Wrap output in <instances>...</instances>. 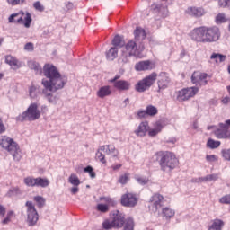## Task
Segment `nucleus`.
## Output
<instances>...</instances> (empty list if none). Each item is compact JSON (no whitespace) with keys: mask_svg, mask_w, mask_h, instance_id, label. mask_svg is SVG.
Segmentation results:
<instances>
[{"mask_svg":"<svg viewBox=\"0 0 230 230\" xmlns=\"http://www.w3.org/2000/svg\"><path fill=\"white\" fill-rule=\"evenodd\" d=\"M44 76L41 85L44 89L42 94L47 98L49 103H57V97L53 96L51 93H57L59 89H64V85L67 84V77L61 75L60 72L51 64H46L43 68Z\"/></svg>","mask_w":230,"mask_h":230,"instance_id":"f257e3e1","label":"nucleus"},{"mask_svg":"<svg viewBox=\"0 0 230 230\" xmlns=\"http://www.w3.org/2000/svg\"><path fill=\"white\" fill-rule=\"evenodd\" d=\"M190 37L195 42H202L203 44H208L220 40L221 33L220 29L217 26H200L194 28L190 32Z\"/></svg>","mask_w":230,"mask_h":230,"instance_id":"f03ea898","label":"nucleus"},{"mask_svg":"<svg viewBox=\"0 0 230 230\" xmlns=\"http://www.w3.org/2000/svg\"><path fill=\"white\" fill-rule=\"evenodd\" d=\"M156 155L162 172H172L179 165V159L173 152L159 151Z\"/></svg>","mask_w":230,"mask_h":230,"instance_id":"7ed1b4c3","label":"nucleus"},{"mask_svg":"<svg viewBox=\"0 0 230 230\" xmlns=\"http://www.w3.org/2000/svg\"><path fill=\"white\" fill-rule=\"evenodd\" d=\"M0 148L9 152L14 161H21V147H19V144L13 141L10 137L4 136L0 138Z\"/></svg>","mask_w":230,"mask_h":230,"instance_id":"20e7f679","label":"nucleus"},{"mask_svg":"<svg viewBox=\"0 0 230 230\" xmlns=\"http://www.w3.org/2000/svg\"><path fill=\"white\" fill-rule=\"evenodd\" d=\"M136 55H137V43L134 40H131L124 45L119 62V64H128L130 58L136 57Z\"/></svg>","mask_w":230,"mask_h":230,"instance_id":"39448f33","label":"nucleus"},{"mask_svg":"<svg viewBox=\"0 0 230 230\" xmlns=\"http://www.w3.org/2000/svg\"><path fill=\"white\" fill-rule=\"evenodd\" d=\"M40 118V110L37 103H31L28 109L17 117V121H36Z\"/></svg>","mask_w":230,"mask_h":230,"instance_id":"423d86ee","label":"nucleus"},{"mask_svg":"<svg viewBox=\"0 0 230 230\" xmlns=\"http://www.w3.org/2000/svg\"><path fill=\"white\" fill-rule=\"evenodd\" d=\"M31 13L26 12L24 17V12L19 11L18 13H14L11 14L8 18V22L10 23L14 24H23L24 28H30L31 26Z\"/></svg>","mask_w":230,"mask_h":230,"instance_id":"0eeeda50","label":"nucleus"},{"mask_svg":"<svg viewBox=\"0 0 230 230\" xmlns=\"http://www.w3.org/2000/svg\"><path fill=\"white\" fill-rule=\"evenodd\" d=\"M155 80H157V73L153 72L142 80H139L135 85V90L137 93H145V91H148L155 84Z\"/></svg>","mask_w":230,"mask_h":230,"instance_id":"6e6552de","label":"nucleus"},{"mask_svg":"<svg viewBox=\"0 0 230 230\" xmlns=\"http://www.w3.org/2000/svg\"><path fill=\"white\" fill-rule=\"evenodd\" d=\"M27 208V224L30 226H37L39 222V213L33 205V202L27 201L25 204Z\"/></svg>","mask_w":230,"mask_h":230,"instance_id":"1a4fd4ad","label":"nucleus"},{"mask_svg":"<svg viewBox=\"0 0 230 230\" xmlns=\"http://www.w3.org/2000/svg\"><path fill=\"white\" fill-rule=\"evenodd\" d=\"M164 202V197L163 195L155 193L149 199V209L152 213H157Z\"/></svg>","mask_w":230,"mask_h":230,"instance_id":"9d476101","label":"nucleus"},{"mask_svg":"<svg viewBox=\"0 0 230 230\" xmlns=\"http://www.w3.org/2000/svg\"><path fill=\"white\" fill-rule=\"evenodd\" d=\"M197 93H199V88L197 87L183 88L178 92L177 100L179 102H186V100L193 98Z\"/></svg>","mask_w":230,"mask_h":230,"instance_id":"9b49d317","label":"nucleus"},{"mask_svg":"<svg viewBox=\"0 0 230 230\" xmlns=\"http://www.w3.org/2000/svg\"><path fill=\"white\" fill-rule=\"evenodd\" d=\"M119 75H116L114 78L111 79L110 82L113 84V87L118 91H128L132 84L127 80H118Z\"/></svg>","mask_w":230,"mask_h":230,"instance_id":"f8f14e48","label":"nucleus"},{"mask_svg":"<svg viewBox=\"0 0 230 230\" xmlns=\"http://www.w3.org/2000/svg\"><path fill=\"white\" fill-rule=\"evenodd\" d=\"M208 74L201 72H194L191 75V82L196 85H206L208 84Z\"/></svg>","mask_w":230,"mask_h":230,"instance_id":"ddd939ff","label":"nucleus"},{"mask_svg":"<svg viewBox=\"0 0 230 230\" xmlns=\"http://www.w3.org/2000/svg\"><path fill=\"white\" fill-rule=\"evenodd\" d=\"M121 204L126 208H134L137 204V198L132 193H126L121 197Z\"/></svg>","mask_w":230,"mask_h":230,"instance_id":"4468645a","label":"nucleus"},{"mask_svg":"<svg viewBox=\"0 0 230 230\" xmlns=\"http://www.w3.org/2000/svg\"><path fill=\"white\" fill-rule=\"evenodd\" d=\"M155 68V63L150 60L139 61L135 65V71H152Z\"/></svg>","mask_w":230,"mask_h":230,"instance_id":"2eb2a0df","label":"nucleus"},{"mask_svg":"<svg viewBox=\"0 0 230 230\" xmlns=\"http://www.w3.org/2000/svg\"><path fill=\"white\" fill-rule=\"evenodd\" d=\"M157 84L159 91H164L170 84V77L168 76V74L164 72L160 73Z\"/></svg>","mask_w":230,"mask_h":230,"instance_id":"dca6fc26","label":"nucleus"},{"mask_svg":"<svg viewBox=\"0 0 230 230\" xmlns=\"http://www.w3.org/2000/svg\"><path fill=\"white\" fill-rule=\"evenodd\" d=\"M100 150L106 154V155H112V157H118L119 151L114 146V145H104L100 146Z\"/></svg>","mask_w":230,"mask_h":230,"instance_id":"f3484780","label":"nucleus"},{"mask_svg":"<svg viewBox=\"0 0 230 230\" xmlns=\"http://www.w3.org/2000/svg\"><path fill=\"white\" fill-rule=\"evenodd\" d=\"M115 227H123V224H125V214L119 212V210L113 213L112 221Z\"/></svg>","mask_w":230,"mask_h":230,"instance_id":"a211bd4d","label":"nucleus"},{"mask_svg":"<svg viewBox=\"0 0 230 230\" xmlns=\"http://www.w3.org/2000/svg\"><path fill=\"white\" fill-rule=\"evenodd\" d=\"M150 130V126L146 121L141 122L137 128L135 130L136 136L138 137H144V136H146V132Z\"/></svg>","mask_w":230,"mask_h":230,"instance_id":"6ab92c4d","label":"nucleus"},{"mask_svg":"<svg viewBox=\"0 0 230 230\" xmlns=\"http://www.w3.org/2000/svg\"><path fill=\"white\" fill-rule=\"evenodd\" d=\"M112 94V89L109 85H104L99 88L96 93V96L103 100V98H107V96H111Z\"/></svg>","mask_w":230,"mask_h":230,"instance_id":"aec40b11","label":"nucleus"},{"mask_svg":"<svg viewBox=\"0 0 230 230\" xmlns=\"http://www.w3.org/2000/svg\"><path fill=\"white\" fill-rule=\"evenodd\" d=\"M185 13L187 15H190V17H202L206 12H204V9L202 8H198V7H189L185 11Z\"/></svg>","mask_w":230,"mask_h":230,"instance_id":"412c9836","label":"nucleus"},{"mask_svg":"<svg viewBox=\"0 0 230 230\" xmlns=\"http://www.w3.org/2000/svg\"><path fill=\"white\" fill-rule=\"evenodd\" d=\"M40 94H42V92L40 91V86L31 85V87H29V96L32 100L39 98Z\"/></svg>","mask_w":230,"mask_h":230,"instance_id":"4be33fe9","label":"nucleus"},{"mask_svg":"<svg viewBox=\"0 0 230 230\" xmlns=\"http://www.w3.org/2000/svg\"><path fill=\"white\" fill-rule=\"evenodd\" d=\"M28 66L30 67V69L34 71L35 75H40L41 73H44V70L42 71V66H40V65L37 61H29Z\"/></svg>","mask_w":230,"mask_h":230,"instance_id":"5701e85b","label":"nucleus"},{"mask_svg":"<svg viewBox=\"0 0 230 230\" xmlns=\"http://www.w3.org/2000/svg\"><path fill=\"white\" fill-rule=\"evenodd\" d=\"M135 40H145L146 39V31L145 29L137 27L134 31Z\"/></svg>","mask_w":230,"mask_h":230,"instance_id":"b1692460","label":"nucleus"},{"mask_svg":"<svg viewBox=\"0 0 230 230\" xmlns=\"http://www.w3.org/2000/svg\"><path fill=\"white\" fill-rule=\"evenodd\" d=\"M5 62L12 67V69H19V67H21L17 58H13V56H6Z\"/></svg>","mask_w":230,"mask_h":230,"instance_id":"393cba45","label":"nucleus"},{"mask_svg":"<svg viewBox=\"0 0 230 230\" xmlns=\"http://www.w3.org/2000/svg\"><path fill=\"white\" fill-rule=\"evenodd\" d=\"M227 128L219 127L214 131V134L217 139H227Z\"/></svg>","mask_w":230,"mask_h":230,"instance_id":"a878e982","label":"nucleus"},{"mask_svg":"<svg viewBox=\"0 0 230 230\" xmlns=\"http://www.w3.org/2000/svg\"><path fill=\"white\" fill-rule=\"evenodd\" d=\"M161 130H163V124L161 122H156L153 129H148V136H150V137H155Z\"/></svg>","mask_w":230,"mask_h":230,"instance_id":"bb28decb","label":"nucleus"},{"mask_svg":"<svg viewBox=\"0 0 230 230\" xmlns=\"http://www.w3.org/2000/svg\"><path fill=\"white\" fill-rule=\"evenodd\" d=\"M225 223L221 219H214L212 224L208 226V230H222L224 227Z\"/></svg>","mask_w":230,"mask_h":230,"instance_id":"cd10ccee","label":"nucleus"},{"mask_svg":"<svg viewBox=\"0 0 230 230\" xmlns=\"http://www.w3.org/2000/svg\"><path fill=\"white\" fill-rule=\"evenodd\" d=\"M162 217L166 218V220H170V218H173L175 217V210L166 207L162 209Z\"/></svg>","mask_w":230,"mask_h":230,"instance_id":"c85d7f7f","label":"nucleus"},{"mask_svg":"<svg viewBox=\"0 0 230 230\" xmlns=\"http://www.w3.org/2000/svg\"><path fill=\"white\" fill-rule=\"evenodd\" d=\"M218 181V173L208 174L205 177L199 178V182H213Z\"/></svg>","mask_w":230,"mask_h":230,"instance_id":"c756f323","label":"nucleus"},{"mask_svg":"<svg viewBox=\"0 0 230 230\" xmlns=\"http://www.w3.org/2000/svg\"><path fill=\"white\" fill-rule=\"evenodd\" d=\"M107 60H115L118 58V48L111 47L109 51L106 52Z\"/></svg>","mask_w":230,"mask_h":230,"instance_id":"7c9ffc66","label":"nucleus"},{"mask_svg":"<svg viewBox=\"0 0 230 230\" xmlns=\"http://www.w3.org/2000/svg\"><path fill=\"white\" fill-rule=\"evenodd\" d=\"M49 186V180L48 178H36V188H48Z\"/></svg>","mask_w":230,"mask_h":230,"instance_id":"2f4dec72","label":"nucleus"},{"mask_svg":"<svg viewBox=\"0 0 230 230\" xmlns=\"http://www.w3.org/2000/svg\"><path fill=\"white\" fill-rule=\"evenodd\" d=\"M136 227V223H134V218L128 217L123 224V230H134Z\"/></svg>","mask_w":230,"mask_h":230,"instance_id":"473e14b6","label":"nucleus"},{"mask_svg":"<svg viewBox=\"0 0 230 230\" xmlns=\"http://www.w3.org/2000/svg\"><path fill=\"white\" fill-rule=\"evenodd\" d=\"M23 182L29 188H37V178L29 176L23 179Z\"/></svg>","mask_w":230,"mask_h":230,"instance_id":"72a5a7b5","label":"nucleus"},{"mask_svg":"<svg viewBox=\"0 0 230 230\" xmlns=\"http://www.w3.org/2000/svg\"><path fill=\"white\" fill-rule=\"evenodd\" d=\"M112 44L114 45V48H123V46H125V40H123L121 36L116 35L112 40Z\"/></svg>","mask_w":230,"mask_h":230,"instance_id":"f704fd0d","label":"nucleus"},{"mask_svg":"<svg viewBox=\"0 0 230 230\" xmlns=\"http://www.w3.org/2000/svg\"><path fill=\"white\" fill-rule=\"evenodd\" d=\"M227 21L228 19L224 13H219L215 18L216 24H224V22H227Z\"/></svg>","mask_w":230,"mask_h":230,"instance_id":"c9c22d12","label":"nucleus"},{"mask_svg":"<svg viewBox=\"0 0 230 230\" xmlns=\"http://www.w3.org/2000/svg\"><path fill=\"white\" fill-rule=\"evenodd\" d=\"M210 59L215 60V62H217V64H218L220 62H225L226 61V56H224L222 54H218V53H213L210 56Z\"/></svg>","mask_w":230,"mask_h":230,"instance_id":"e433bc0d","label":"nucleus"},{"mask_svg":"<svg viewBox=\"0 0 230 230\" xmlns=\"http://www.w3.org/2000/svg\"><path fill=\"white\" fill-rule=\"evenodd\" d=\"M68 182L72 184V186H80V179L75 173L70 174Z\"/></svg>","mask_w":230,"mask_h":230,"instance_id":"4c0bfd02","label":"nucleus"},{"mask_svg":"<svg viewBox=\"0 0 230 230\" xmlns=\"http://www.w3.org/2000/svg\"><path fill=\"white\" fill-rule=\"evenodd\" d=\"M14 217L15 212H13V210L8 211L6 214V217L2 221V224H4V226H6V224H10V222H12V218H13Z\"/></svg>","mask_w":230,"mask_h":230,"instance_id":"58836bf2","label":"nucleus"},{"mask_svg":"<svg viewBox=\"0 0 230 230\" xmlns=\"http://www.w3.org/2000/svg\"><path fill=\"white\" fill-rule=\"evenodd\" d=\"M207 146H208V148H211V149L218 148V146H220V141L208 139L207 142Z\"/></svg>","mask_w":230,"mask_h":230,"instance_id":"ea45409f","label":"nucleus"},{"mask_svg":"<svg viewBox=\"0 0 230 230\" xmlns=\"http://www.w3.org/2000/svg\"><path fill=\"white\" fill-rule=\"evenodd\" d=\"M146 111L147 113V116H155V114H157L158 112L157 108L153 105H148L146 109Z\"/></svg>","mask_w":230,"mask_h":230,"instance_id":"a19ab883","label":"nucleus"},{"mask_svg":"<svg viewBox=\"0 0 230 230\" xmlns=\"http://www.w3.org/2000/svg\"><path fill=\"white\" fill-rule=\"evenodd\" d=\"M84 173H89L91 179L96 178V172H94V169H93V166L88 165L84 169Z\"/></svg>","mask_w":230,"mask_h":230,"instance_id":"79ce46f5","label":"nucleus"},{"mask_svg":"<svg viewBox=\"0 0 230 230\" xmlns=\"http://www.w3.org/2000/svg\"><path fill=\"white\" fill-rule=\"evenodd\" d=\"M33 200L38 204V208H43L46 204V199L42 196H36Z\"/></svg>","mask_w":230,"mask_h":230,"instance_id":"37998d69","label":"nucleus"},{"mask_svg":"<svg viewBox=\"0 0 230 230\" xmlns=\"http://www.w3.org/2000/svg\"><path fill=\"white\" fill-rule=\"evenodd\" d=\"M103 151L100 150V147L98 148L96 152V157L100 161V163H102V164H105L107 163V160H105V155L102 153Z\"/></svg>","mask_w":230,"mask_h":230,"instance_id":"c03bdc74","label":"nucleus"},{"mask_svg":"<svg viewBox=\"0 0 230 230\" xmlns=\"http://www.w3.org/2000/svg\"><path fill=\"white\" fill-rule=\"evenodd\" d=\"M112 227H116L114 223L112 221H110L109 219H106L102 223V228L105 230L112 229Z\"/></svg>","mask_w":230,"mask_h":230,"instance_id":"a18cd8bd","label":"nucleus"},{"mask_svg":"<svg viewBox=\"0 0 230 230\" xmlns=\"http://www.w3.org/2000/svg\"><path fill=\"white\" fill-rule=\"evenodd\" d=\"M20 190L19 187H12L9 191L6 193V197H13L19 195Z\"/></svg>","mask_w":230,"mask_h":230,"instance_id":"49530a36","label":"nucleus"},{"mask_svg":"<svg viewBox=\"0 0 230 230\" xmlns=\"http://www.w3.org/2000/svg\"><path fill=\"white\" fill-rule=\"evenodd\" d=\"M96 209L101 213H107L109 211V205L98 204Z\"/></svg>","mask_w":230,"mask_h":230,"instance_id":"de8ad7c7","label":"nucleus"},{"mask_svg":"<svg viewBox=\"0 0 230 230\" xmlns=\"http://www.w3.org/2000/svg\"><path fill=\"white\" fill-rule=\"evenodd\" d=\"M129 176H130V174H128V173H125V174L121 175L119 178V182L120 184H127V182H128Z\"/></svg>","mask_w":230,"mask_h":230,"instance_id":"09e8293b","label":"nucleus"},{"mask_svg":"<svg viewBox=\"0 0 230 230\" xmlns=\"http://www.w3.org/2000/svg\"><path fill=\"white\" fill-rule=\"evenodd\" d=\"M167 146H169V148H173L175 146V143H177V138L175 137H170L169 139H167L165 141Z\"/></svg>","mask_w":230,"mask_h":230,"instance_id":"8fccbe9b","label":"nucleus"},{"mask_svg":"<svg viewBox=\"0 0 230 230\" xmlns=\"http://www.w3.org/2000/svg\"><path fill=\"white\" fill-rule=\"evenodd\" d=\"M33 7L35 10H37V12H44V5H42V4H40L39 1L33 4Z\"/></svg>","mask_w":230,"mask_h":230,"instance_id":"3c124183","label":"nucleus"},{"mask_svg":"<svg viewBox=\"0 0 230 230\" xmlns=\"http://www.w3.org/2000/svg\"><path fill=\"white\" fill-rule=\"evenodd\" d=\"M220 204H229L230 205V195H226L219 199Z\"/></svg>","mask_w":230,"mask_h":230,"instance_id":"603ef678","label":"nucleus"},{"mask_svg":"<svg viewBox=\"0 0 230 230\" xmlns=\"http://www.w3.org/2000/svg\"><path fill=\"white\" fill-rule=\"evenodd\" d=\"M222 155L226 161H230V149H223Z\"/></svg>","mask_w":230,"mask_h":230,"instance_id":"864d4df0","label":"nucleus"},{"mask_svg":"<svg viewBox=\"0 0 230 230\" xmlns=\"http://www.w3.org/2000/svg\"><path fill=\"white\" fill-rule=\"evenodd\" d=\"M137 181L138 184L145 186V184H148V179L143 177H137Z\"/></svg>","mask_w":230,"mask_h":230,"instance_id":"5fc2aeb1","label":"nucleus"},{"mask_svg":"<svg viewBox=\"0 0 230 230\" xmlns=\"http://www.w3.org/2000/svg\"><path fill=\"white\" fill-rule=\"evenodd\" d=\"M206 159L208 163H215L218 158H217V155H207Z\"/></svg>","mask_w":230,"mask_h":230,"instance_id":"6e6d98bb","label":"nucleus"},{"mask_svg":"<svg viewBox=\"0 0 230 230\" xmlns=\"http://www.w3.org/2000/svg\"><path fill=\"white\" fill-rule=\"evenodd\" d=\"M219 127H220V128H226V129L229 130L230 119L226 120L225 123H219Z\"/></svg>","mask_w":230,"mask_h":230,"instance_id":"4d7b16f0","label":"nucleus"},{"mask_svg":"<svg viewBox=\"0 0 230 230\" xmlns=\"http://www.w3.org/2000/svg\"><path fill=\"white\" fill-rule=\"evenodd\" d=\"M4 132H6V127L3 122V119L0 117V134H4Z\"/></svg>","mask_w":230,"mask_h":230,"instance_id":"13d9d810","label":"nucleus"},{"mask_svg":"<svg viewBox=\"0 0 230 230\" xmlns=\"http://www.w3.org/2000/svg\"><path fill=\"white\" fill-rule=\"evenodd\" d=\"M21 1L22 3H24V0H7V3L13 6H15L16 4H21Z\"/></svg>","mask_w":230,"mask_h":230,"instance_id":"bf43d9fd","label":"nucleus"},{"mask_svg":"<svg viewBox=\"0 0 230 230\" xmlns=\"http://www.w3.org/2000/svg\"><path fill=\"white\" fill-rule=\"evenodd\" d=\"M25 51H33V43L29 42L24 46Z\"/></svg>","mask_w":230,"mask_h":230,"instance_id":"052dcab7","label":"nucleus"},{"mask_svg":"<svg viewBox=\"0 0 230 230\" xmlns=\"http://www.w3.org/2000/svg\"><path fill=\"white\" fill-rule=\"evenodd\" d=\"M218 6L220 8H227V0H218Z\"/></svg>","mask_w":230,"mask_h":230,"instance_id":"680f3d73","label":"nucleus"},{"mask_svg":"<svg viewBox=\"0 0 230 230\" xmlns=\"http://www.w3.org/2000/svg\"><path fill=\"white\" fill-rule=\"evenodd\" d=\"M137 116L138 118H146V116H148V114L146 113V111H138L137 112Z\"/></svg>","mask_w":230,"mask_h":230,"instance_id":"e2e57ef3","label":"nucleus"},{"mask_svg":"<svg viewBox=\"0 0 230 230\" xmlns=\"http://www.w3.org/2000/svg\"><path fill=\"white\" fill-rule=\"evenodd\" d=\"M72 195H76V193H78V191H80V189L78 188V186H74L71 190H70Z\"/></svg>","mask_w":230,"mask_h":230,"instance_id":"0e129e2a","label":"nucleus"},{"mask_svg":"<svg viewBox=\"0 0 230 230\" xmlns=\"http://www.w3.org/2000/svg\"><path fill=\"white\" fill-rule=\"evenodd\" d=\"M4 215H6V208L3 205H0V217H4Z\"/></svg>","mask_w":230,"mask_h":230,"instance_id":"69168bd1","label":"nucleus"},{"mask_svg":"<svg viewBox=\"0 0 230 230\" xmlns=\"http://www.w3.org/2000/svg\"><path fill=\"white\" fill-rule=\"evenodd\" d=\"M222 103H224L225 105L227 104V103H230V97L223 98Z\"/></svg>","mask_w":230,"mask_h":230,"instance_id":"338daca9","label":"nucleus"},{"mask_svg":"<svg viewBox=\"0 0 230 230\" xmlns=\"http://www.w3.org/2000/svg\"><path fill=\"white\" fill-rule=\"evenodd\" d=\"M112 170H119V168H121V164H115L111 166Z\"/></svg>","mask_w":230,"mask_h":230,"instance_id":"774afa93","label":"nucleus"}]
</instances>
